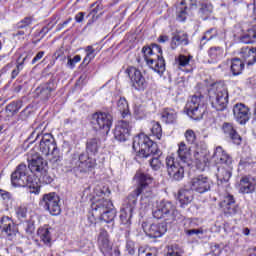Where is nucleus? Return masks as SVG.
Segmentation results:
<instances>
[{"instance_id":"f704fd0d","label":"nucleus","mask_w":256,"mask_h":256,"mask_svg":"<svg viewBox=\"0 0 256 256\" xmlns=\"http://www.w3.org/2000/svg\"><path fill=\"white\" fill-rule=\"evenodd\" d=\"M242 43H256V26H252L249 28L242 36Z\"/></svg>"},{"instance_id":"412c9836","label":"nucleus","mask_w":256,"mask_h":256,"mask_svg":"<svg viewBox=\"0 0 256 256\" xmlns=\"http://www.w3.org/2000/svg\"><path fill=\"white\" fill-rule=\"evenodd\" d=\"M57 147V143H55V138H53V135L51 134H44L41 137L40 143H39V149L42 155H50L51 152H53Z\"/></svg>"},{"instance_id":"052dcab7","label":"nucleus","mask_w":256,"mask_h":256,"mask_svg":"<svg viewBox=\"0 0 256 256\" xmlns=\"http://www.w3.org/2000/svg\"><path fill=\"white\" fill-rule=\"evenodd\" d=\"M85 19V12H79L75 16L76 23H83V20Z\"/></svg>"},{"instance_id":"9d476101","label":"nucleus","mask_w":256,"mask_h":256,"mask_svg":"<svg viewBox=\"0 0 256 256\" xmlns=\"http://www.w3.org/2000/svg\"><path fill=\"white\" fill-rule=\"evenodd\" d=\"M155 219H163L167 217L166 220L175 221L177 219V210L175 205L167 200H160L156 202V209L152 212Z\"/></svg>"},{"instance_id":"423d86ee","label":"nucleus","mask_w":256,"mask_h":256,"mask_svg":"<svg viewBox=\"0 0 256 256\" xmlns=\"http://www.w3.org/2000/svg\"><path fill=\"white\" fill-rule=\"evenodd\" d=\"M142 53L147 65L158 73L163 75L165 73V59L163 58V50L160 45L153 44L152 47H143Z\"/></svg>"},{"instance_id":"6ab92c4d","label":"nucleus","mask_w":256,"mask_h":256,"mask_svg":"<svg viewBox=\"0 0 256 256\" xmlns=\"http://www.w3.org/2000/svg\"><path fill=\"white\" fill-rule=\"evenodd\" d=\"M142 229L148 235V237H152L153 239H157L159 237H163L164 234L167 233V222L151 224L150 226L147 223L142 224Z\"/></svg>"},{"instance_id":"aec40b11","label":"nucleus","mask_w":256,"mask_h":256,"mask_svg":"<svg viewBox=\"0 0 256 256\" xmlns=\"http://www.w3.org/2000/svg\"><path fill=\"white\" fill-rule=\"evenodd\" d=\"M224 215L226 217H233V215H237L239 211V206L235 202V197L233 195L228 194L223 198V200L219 203Z\"/></svg>"},{"instance_id":"bf43d9fd","label":"nucleus","mask_w":256,"mask_h":256,"mask_svg":"<svg viewBox=\"0 0 256 256\" xmlns=\"http://www.w3.org/2000/svg\"><path fill=\"white\" fill-rule=\"evenodd\" d=\"M45 55V51H40L36 54V56L32 59V65H35L37 61H41L43 59V56Z\"/></svg>"},{"instance_id":"72a5a7b5","label":"nucleus","mask_w":256,"mask_h":256,"mask_svg":"<svg viewBox=\"0 0 256 256\" xmlns=\"http://www.w3.org/2000/svg\"><path fill=\"white\" fill-rule=\"evenodd\" d=\"M100 145L101 141H99V139L97 138H92L88 140L86 144V151L88 155H97Z\"/></svg>"},{"instance_id":"603ef678","label":"nucleus","mask_w":256,"mask_h":256,"mask_svg":"<svg viewBox=\"0 0 256 256\" xmlns=\"http://www.w3.org/2000/svg\"><path fill=\"white\" fill-rule=\"evenodd\" d=\"M25 231L28 235H33L35 233V222L31 220L27 221Z\"/></svg>"},{"instance_id":"c756f323","label":"nucleus","mask_w":256,"mask_h":256,"mask_svg":"<svg viewBox=\"0 0 256 256\" xmlns=\"http://www.w3.org/2000/svg\"><path fill=\"white\" fill-rule=\"evenodd\" d=\"M208 63H217L220 59H223V48L219 46L211 47L208 50Z\"/></svg>"},{"instance_id":"c03bdc74","label":"nucleus","mask_w":256,"mask_h":256,"mask_svg":"<svg viewBox=\"0 0 256 256\" xmlns=\"http://www.w3.org/2000/svg\"><path fill=\"white\" fill-rule=\"evenodd\" d=\"M184 137L189 145H193V143L197 141V135L192 129L186 130V132L184 133Z\"/></svg>"},{"instance_id":"f257e3e1","label":"nucleus","mask_w":256,"mask_h":256,"mask_svg":"<svg viewBox=\"0 0 256 256\" xmlns=\"http://www.w3.org/2000/svg\"><path fill=\"white\" fill-rule=\"evenodd\" d=\"M135 177L138 179V187L125 199L120 211V221L123 225H131V217H133V212L137 209V197L139 195L151 197L152 195L149 185L153 183V177L144 173H138Z\"/></svg>"},{"instance_id":"37998d69","label":"nucleus","mask_w":256,"mask_h":256,"mask_svg":"<svg viewBox=\"0 0 256 256\" xmlns=\"http://www.w3.org/2000/svg\"><path fill=\"white\" fill-rule=\"evenodd\" d=\"M96 56L95 54V48L93 46H87L86 47V57L83 60V63H91L93 61V58Z\"/></svg>"},{"instance_id":"5701e85b","label":"nucleus","mask_w":256,"mask_h":256,"mask_svg":"<svg viewBox=\"0 0 256 256\" xmlns=\"http://www.w3.org/2000/svg\"><path fill=\"white\" fill-rule=\"evenodd\" d=\"M183 165H191V147L187 146L185 142L178 143L177 157Z\"/></svg>"},{"instance_id":"7c9ffc66","label":"nucleus","mask_w":256,"mask_h":256,"mask_svg":"<svg viewBox=\"0 0 256 256\" xmlns=\"http://www.w3.org/2000/svg\"><path fill=\"white\" fill-rule=\"evenodd\" d=\"M245 69V63L241 61L239 58H233L230 62V71L232 75L237 76L241 75L243 73V70Z\"/></svg>"},{"instance_id":"473e14b6","label":"nucleus","mask_w":256,"mask_h":256,"mask_svg":"<svg viewBox=\"0 0 256 256\" xmlns=\"http://www.w3.org/2000/svg\"><path fill=\"white\" fill-rule=\"evenodd\" d=\"M180 3L176 10L177 21L183 22L187 19V0H179Z\"/></svg>"},{"instance_id":"79ce46f5","label":"nucleus","mask_w":256,"mask_h":256,"mask_svg":"<svg viewBox=\"0 0 256 256\" xmlns=\"http://www.w3.org/2000/svg\"><path fill=\"white\" fill-rule=\"evenodd\" d=\"M36 177H38L40 183H44V185L53 183V177L49 175L47 168L44 169V172H40L39 175H36Z\"/></svg>"},{"instance_id":"49530a36","label":"nucleus","mask_w":256,"mask_h":256,"mask_svg":"<svg viewBox=\"0 0 256 256\" xmlns=\"http://www.w3.org/2000/svg\"><path fill=\"white\" fill-rule=\"evenodd\" d=\"M25 59H27V58H23V60L21 62H18V64L16 65V68L14 70H12V72H11L12 79H15L17 77V75H19V73H21V71H23V63H25Z\"/></svg>"},{"instance_id":"a211bd4d","label":"nucleus","mask_w":256,"mask_h":256,"mask_svg":"<svg viewBox=\"0 0 256 256\" xmlns=\"http://www.w3.org/2000/svg\"><path fill=\"white\" fill-rule=\"evenodd\" d=\"M131 135V124L127 120L118 121L114 129V139L125 142Z\"/></svg>"},{"instance_id":"2f4dec72","label":"nucleus","mask_w":256,"mask_h":256,"mask_svg":"<svg viewBox=\"0 0 256 256\" xmlns=\"http://www.w3.org/2000/svg\"><path fill=\"white\" fill-rule=\"evenodd\" d=\"M2 221L3 223L7 221V223L3 226V232L6 233V235L10 237V239L11 237H15V235H17V227H15L13 221H11L9 217L2 218Z\"/></svg>"},{"instance_id":"ea45409f","label":"nucleus","mask_w":256,"mask_h":256,"mask_svg":"<svg viewBox=\"0 0 256 256\" xmlns=\"http://www.w3.org/2000/svg\"><path fill=\"white\" fill-rule=\"evenodd\" d=\"M50 155V163L53 165V167H59L63 159V156H61V153L59 152V148L56 147L53 152H50Z\"/></svg>"},{"instance_id":"6e6d98bb","label":"nucleus","mask_w":256,"mask_h":256,"mask_svg":"<svg viewBox=\"0 0 256 256\" xmlns=\"http://www.w3.org/2000/svg\"><path fill=\"white\" fill-rule=\"evenodd\" d=\"M134 113L138 116L143 115V113H145V106H143L142 104H135Z\"/></svg>"},{"instance_id":"680f3d73","label":"nucleus","mask_w":256,"mask_h":256,"mask_svg":"<svg viewBox=\"0 0 256 256\" xmlns=\"http://www.w3.org/2000/svg\"><path fill=\"white\" fill-rule=\"evenodd\" d=\"M169 41V36L167 35H160L158 37V43H167Z\"/></svg>"},{"instance_id":"13d9d810","label":"nucleus","mask_w":256,"mask_h":256,"mask_svg":"<svg viewBox=\"0 0 256 256\" xmlns=\"http://www.w3.org/2000/svg\"><path fill=\"white\" fill-rule=\"evenodd\" d=\"M194 159H196L197 163H203L205 162V155H203V153L195 152Z\"/></svg>"},{"instance_id":"a19ab883","label":"nucleus","mask_w":256,"mask_h":256,"mask_svg":"<svg viewBox=\"0 0 256 256\" xmlns=\"http://www.w3.org/2000/svg\"><path fill=\"white\" fill-rule=\"evenodd\" d=\"M151 133L156 139H161L163 137V128L159 122H152Z\"/></svg>"},{"instance_id":"39448f33","label":"nucleus","mask_w":256,"mask_h":256,"mask_svg":"<svg viewBox=\"0 0 256 256\" xmlns=\"http://www.w3.org/2000/svg\"><path fill=\"white\" fill-rule=\"evenodd\" d=\"M103 195H105V193L101 192L100 198L94 199L91 208L93 215L98 217L100 221L111 223V221H113L117 215V210H115L113 207V202H111L109 199H105Z\"/></svg>"},{"instance_id":"774afa93","label":"nucleus","mask_w":256,"mask_h":256,"mask_svg":"<svg viewBox=\"0 0 256 256\" xmlns=\"http://www.w3.org/2000/svg\"><path fill=\"white\" fill-rule=\"evenodd\" d=\"M1 195H2L3 199H9V193L8 192L2 193Z\"/></svg>"},{"instance_id":"338daca9","label":"nucleus","mask_w":256,"mask_h":256,"mask_svg":"<svg viewBox=\"0 0 256 256\" xmlns=\"http://www.w3.org/2000/svg\"><path fill=\"white\" fill-rule=\"evenodd\" d=\"M243 233H244V235H249L251 233V230H249V228H245L243 230Z\"/></svg>"},{"instance_id":"4d7b16f0","label":"nucleus","mask_w":256,"mask_h":256,"mask_svg":"<svg viewBox=\"0 0 256 256\" xmlns=\"http://www.w3.org/2000/svg\"><path fill=\"white\" fill-rule=\"evenodd\" d=\"M126 250L128 251L129 255H135V244L133 242H127Z\"/></svg>"},{"instance_id":"dca6fc26","label":"nucleus","mask_w":256,"mask_h":256,"mask_svg":"<svg viewBox=\"0 0 256 256\" xmlns=\"http://www.w3.org/2000/svg\"><path fill=\"white\" fill-rule=\"evenodd\" d=\"M28 169L31 173H35V175L45 173V169H47V162L43 160L41 155L37 153H30L28 156Z\"/></svg>"},{"instance_id":"0eeeda50","label":"nucleus","mask_w":256,"mask_h":256,"mask_svg":"<svg viewBox=\"0 0 256 256\" xmlns=\"http://www.w3.org/2000/svg\"><path fill=\"white\" fill-rule=\"evenodd\" d=\"M209 101L216 111H225L229 103V91L223 83H215L208 91Z\"/></svg>"},{"instance_id":"e433bc0d","label":"nucleus","mask_w":256,"mask_h":256,"mask_svg":"<svg viewBox=\"0 0 256 256\" xmlns=\"http://www.w3.org/2000/svg\"><path fill=\"white\" fill-rule=\"evenodd\" d=\"M23 107V102L21 101H16V102H11L6 106V113L10 116L13 117V115H17L19 113V110Z\"/></svg>"},{"instance_id":"20e7f679","label":"nucleus","mask_w":256,"mask_h":256,"mask_svg":"<svg viewBox=\"0 0 256 256\" xmlns=\"http://www.w3.org/2000/svg\"><path fill=\"white\" fill-rule=\"evenodd\" d=\"M213 159L219 165L216 173L218 185L229 183V179L233 175V159L223 151V147L221 146L216 147Z\"/></svg>"},{"instance_id":"bb28decb","label":"nucleus","mask_w":256,"mask_h":256,"mask_svg":"<svg viewBox=\"0 0 256 256\" xmlns=\"http://www.w3.org/2000/svg\"><path fill=\"white\" fill-rule=\"evenodd\" d=\"M181 45L185 47L189 45V34L187 32H177L171 39V49H177Z\"/></svg>"},{"instance_id":"c85d7f7f","label":"nucleus","mask_w":256,"mask_h":256,"mask_svg":"<svg viewBox=\"0 0 256 256\" xmlns=\"http://www.w3.org/2000/svg\"><path fill=\"white\" fill-rule=\"evenodd\" d=\"M240 57L247 62V65H253L256 61V48H242L240 51Z\"/></svg>"},{"instance_id":"f8f14e48","label":"nucleus","mask_w":256,"mask_h":256,"mask_svg":"<svg viewBox=\"0 0 256 256\" xmlns=\"http://www.w3.org/2000/svg\"><path fill=\"white\" fill-rule=\"evenodd\" d=\"M91 123L96 125L106 135H109L111 127H113V116L107 112H95L92 115Z\"/></svg>"},{"instance_id":"864d4df0","label":"nucleus","mask_w":256,"mask_h":256,"mask_svg":"<svg viewBox=\"0 0 256 256\" xmlns=\"http://www.w3.org/2000/svg\"><path fill=\"white\" fill-rule=\"evenodd\" d=\"M16 215L17 217H19V219H25L27 217V208L25 207L17 208Z\"/></svg>"},{"instance_id":"09e8293b","label":"nucleus","mask_w":256,"mask_h":256,"mask_svg":"<svg viewBox=\"0 0 256 256\" xmlns=\"http://www.w3.org/2000/svg\"><path fill=\"white\" fill-rule=\"evenodd\" d=\"M138 256H157L156 253L151 252V249L140 246L138 248Z\"/></svg>"},{"instance_id":"cd10ccee","label":"nucleus","mask_w":256,"mask_h":256,"mask_svg":"<svg viewBox=\"0 0 256 256\" xmlns=\"http://www.w3.org/2000/svg\"><path fill=\"white\" fill-rule=\"evenodd\" d=\"M161 121L166 125H175L177 123V111L172 108H164L161 112Z\"/></svg>"},{"instance_id":"58836bf2","label":"nucleus","mask_w":256,"mask_h":256,"mask_svg":"<svg viewBox=\"0 0 256 256\" xmlns=\"http://www.w3.org/2000/svg\"><path fill=\"white\" fill-rule=\"evenodd\" d=\"M211 13H213V6L211 4H204L199 10V16L203 21H207L211 17Z\"/></svg>"},{"instance_id":"4468645a","label":"nucleus","mask_w":256,"mask_h":256,"mask_svg":"<svg viewBox=\"0 0 256 256\" xmlns=\"http://www.w3.org/2000/svg\"><path fill=\"white\" fill-rule=\"evenodd\" d=\"M126 73L131 81V85L133 89L136 91H145L147 89V80L143 73L139 71V69L130 66L126 69Z\"/></svg>"},{"instance_id":"e2e57ef3","label":"nucleus","mask_w":256,"mask_h":256,"mask_svg":"<svg viewBox=\"0 0 256 256\" xmlns=\"http://www.w3.org/2000/svg\"><path fill=\"white\" fill-rule=\"evenodd\" d=\"M9 69H13V63H9L8 65H6V66L2 69V73H7V71H9Z\"/></svg>"},{"instance_id":"4c0bfd02","label":"nucleus","mask_w":256,"mask_h":256,"mask_svg":"<svg viewBox=\"0 0 256 256\" xmlns=\"http://www.w3.org/2000/svg\"><path fill=\"white\" fill-rule=\"evenodd\" d=\"M191 59H193L192 56H185L183 54H180L176 59L175 63L181 71H183L184 67L189 66V63L191 62Z\"/></svg>"},{"instance_id":"393cba45","label":"nucleus","mask_w":256,"mask_h":256,"mask_svg":"<svg viewBox=\"0 0 256 256\" xmlns=\"http://www.w3.org/2000/svg\"><path fill=\"white\" fill-rule=\"evenodd\" d=\"M57 89V84L53 80L48 81L46 84L38 87L36 93L42 99V101H47L51 97V93Z\"/></svg>"},{"instance_id":"a878e982","label":"nucleus","mask_w":256,"mask_h":256,"mask_svg":"<svg viewBox=\"0 0 256 256\" xmlns=\"http://www.w3.org/2000/svg\"><path fill=\"white\" fill-rule=\"evenodd\" d=\"M256 180L253 177H242L239 183L240 193L249 194L255 192Z\"/></svg>"},{"instance_id":"a18cd8bd","label":"nucleus","mask_w":256,"mask_h":256,"mask_svg":"<svg viewBox=\"0 0 256 256\" xmlns=\"http://www.w3.org/2000/svg\"><path fill=\"white\" fill-rule=\"evenodd\" d=\"M117 107L121 113H127V111H129V103H127V99H125V97H120Z\"/></svg>"},{"instance_id":"ddd939ff","label":"nucleus","mask_w":256,"mask_h":256,"mask_svg":"<svg viewBox=\"0 0 256 256\" xmlns=\"http://www.w3.org/2000/svg\"><path fill=\"white\" fill-rule=\"evenodd\" d=\"M61 198L55 193L45 194L41 201V205L49 211L50 215H61Z\"/></svg>"},{"instance_id":"c9c22d12","label":"nucleus","mask_w":256,"mask_h":256,"mask_svg":"<svg viewBox=\"0 0 256 256\" xmlns=\"http://www.w3.org/2000/svg\"><path fill=\"white\" fill-rule=\"evenodd\" d=\"M37 233L44 245L51 247V231H49V228H39Z\"/></svg>"},{"instance_id":"3c124183","label":"nucleus","mask_w":256,"mask_h":256,"mask_svg":"<svg viewBox=\"0 0 256 256\" xmlns=\"http://www.w3.org/2000/svg\"><path fill=\"white\" fill-rule=\"evenodd\" d=\"M81 61V57L79 55L74 56L73 58H68L67 67L70 69H75V64Z\"/></svg>"},{"instance_id":"9b49d317","label":"nucleus","mask_w":256,"mask_h":256,"mask_svg":"<svg viewBox=\"0 0 256 256\" xmlns=\"http://www.w3.org/2000/svg\"><path fill=\"white\" fill-rule=\"evenodd\" d=\"M191 164H183L181 160L175 159V156L166 157V167L169 177L174 181H181L185 177V167H189Z\"/></svg>"},{"instance_id":"f03ea898","label":"nucleus","mask_w":256,"mask_h":256,"mask_svg":"<svg viewBox=\"0 0 256 256\" xmlns=\"http://www.w3.org/2000/svg\"><path fill=\"white\" fill-rule=\"evenodd\" d=\"M133 149L138 153V157L147 159V157H152L149 161L150 167L154 171H159L163 166L161 161V151L157 147V144L149 138L144 133H140L134 137L133 140Z\"/></svg>"},{"instance_id":"4be33fe9","label":"nucleus","mask_w":256,"mask_h":256,"mask_svg":"<svg viewBox=\"0 0 256 256\" xmlns=\"http://www.w3.org/2000/svg\"><path fill=\"white\" fill-rule=\"evenodd\" d=\"M233 114L236 121L240 123V125H245V123H247L251 117L249 108L245 106V104H236L233 108Z\"/></svg>"},{"instance_id":"7ed1b4c3","label":"nucleus","mask_w":256,"mask_h":256,"mask_svg":"<svg viewBox=\"0 0 256 256\" xmlns=\"http://www.w3.org/2000/svg\"><path fill=\"white\" fill-rule=\"evenodd\" d=\"M211 185H213V182L205 175H198L192 178L190 181L191 190L182 189L178 193V201L181 207H185V205H189L193 201V191L201 194L207 193V191H211Z\"/></svg>"},{"instance_id":"6e6552de","label":"nucleus","mask_w":256,"mask_h":256,"mask_svg":"<svg viewBox=\"0 0 256 256\" xmlns=\"http://www.w3.org/2000/svg\"><path fill=\"white\" fill-rule=\"evenodd\" d=\"M11 183L13 187H29L30 189L37 187V182L29 174V168L25 164H20L12 173Z\"/></svg>"},{"instance_id":"de8ad7c7","label":"nucleus","mask_w":256,"mask_h":256,"mask_svg":"<svg viewBox=\"0 0 256 256\" xmlns=\"http://www.w3.org/2000/svg\"><path fill=\"white\" fill-rule=\"evenodd\" d=\"M217 37V31L215 29H210L205 32L201 41H211V39Z\"/></svg>"},{"instance_id":"69168bd1","label":"nucleus","mask_w":256,"mask_h":256,"mask_svg":"<svg viewBox=\"0 0 256 256\" xmlns=\"http://www.w3.org/2000/svg\"><path fill=\"white\" fill-rule=\"evenodd\" d=\"M73 21V18H68L66 21L63 22L62 27H65V25H69Z\"/></svg>"},{"instance_id":"5fc2aeb1","label":"nucleus","mask_w":256,"mask_h":256,"mask_svg":"<svg viewBox=\"0 0 256 256\" xmlns=\"http://www.w3.org/2000/svg\"><path fill=\"white\" fill-rule=\"evenodd\" d=\"M184 233H186V235H188V237H191L193 235H203V229H186L184 230Z\"/></svg>"},{"instance_id":"f3484780","label":"nucleus","mask_w":256,"mask_h":256,"mask_svg":"<svg viewBox=\"0 0 256 256\" xmlns=\"http://www.w3.org/2000/svg\"><path fill=\"white\" fill-rule=\"evenodd\" d=\"M98 247L103 253L104 256H111L113 251V244H111V240L109 239V232L104 228L100 229L97 238Z\"/></svg>"},{"instance_id":"b1692460","label":"nucleus","mask_w":256,"mask_h":256,"mask_svg":"<svg viewBox=\"0 0 256 256\" xmlns=\"http://www.w3.org/2000/svg\"><path fill=\"white\" fill-rule=\"evenodd\" d=\"M222 131L224 135L226 137H229V139H231V141L235 145H241V141H242L241 136L239 135V133H237V130H235V127H233L232 123L225 122L222 125Z\"/></svg>"},{"instance_id":"8fccbe9b","label":"nucleus","mask_w":256,"mask_h":256,"mask_svg":"<svg viewBox=\"0 0 256 256\" xmlns=\"http://www.w3.org/2000/svg\"><path fill=\"white\" fill-rule=\"evenodd\" d=\"M33 23V18L26 17L22 21L18 23V29H25V27H29Z\"/></svg>"},{"instance_id":"0e129e2a","label":"nucleus","mask_w":256,"mask_h":256,"mask_svg":"<svg viewBox=\"0 0 256 256\" xmlns=\"http://www.w3.org/2000/svg\"><path fill=\"white\" fill-rule=\"evenodd\" d=\"M95 215H93V211H92V216L88 217V221H89V225H95Z\"/></svg>"},{"instance_id":"2eb2a0df","label":"nucleus","mask_w":256,"mask_h":256,"mask_svg":"<svg viewBox=\"0 0 256 256\" xmlns=\"http://www.w3.org/2000/svg\"><path fill=\"white\" fill-rule=\"evenodd\" d=\"M75 167L80 173H91L97 167V160L89 154L82 153L75 162Z\"/></svg>"},{"instance_id":"1a4fd4ad","label":"nucleus","mask_w":256,"mask_h":256,"mask_svg":"<svg viewBox=\"0 0 256 256\" xmlns=\"http://www.w3.org/2000/svg\"><path fill=\"white\" fill-rule=\"evenodd\" d=\"M187 115L194 119V121H199V119H203V115H205L206 107H205V97L203 95L198 94L191 97V99L186 104Z\"/></svg>"}]
</instances>
